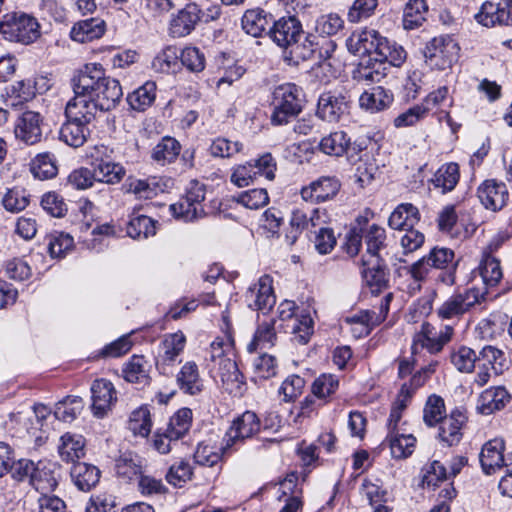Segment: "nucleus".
Here are the masks:
<instances>
[{
  "label": "nucleus",
  "mask_w": 512,
  "mask_h": 512,
  "mask_svg": "<svg viewBox=\"0 0 512 512\" xmlns=\"http://www.w3.org/2000/svg\"><path fill=\"white\" fill-rule=\"evenodd\" d=\"M88 124L78 123V121H73L72 119H67V121L62 125L60 129V140L71 147H80L82 146L88 134Z\"/></svg>",
  "instance_id": "8fccbe9b"
},
{
  "label": "nucleus",
  "mask_w": 512,
  "mask_h": 512,
  "mask_svg": "<svg viewBox=\"0 0 512 512\" xmlns=\"http://www.w3.org/2000/svg\"><path fill=\"white\" fill-rule=\"evenodd\" d=\"M483 294L477 288H468L449 296L437 309L441 319L459 318L479 304Z\"/></svg>",
  "instance_id": "9d476101"
},
{
  "label": "nucleus",
  "mask_w": 512,
  "mask_h": 512,
  "mask_svg": "<svg viewBox=\"0 0 512 512\" xmlns=\"http://www.w3.org/2000/svg\"><path fill=\"white\" fill-rule=\"evenodd\" d=\"M406 58L407 53L401 45L392 46L387 57L371 55L362 58L353 72V78L365 84L378 83L387 76L390 67H400Z\"/></svg>",
  "instance_id": "f03ea898"
},
{
  "label": "nucleus",
  "mask_w": 512,
  "mask_h": 512,
  "mask_svg": "<svg viewBox=\"0 0 512 512\" xmlns=\"http://www.w3.org/2000/svg\"><path fill=\"white\" fill-rule=\"evenodd\" d=\"M437 361L430 362L427 366L412 375L409 383H404L397 395V398L391 408L388 419V427L390 431H395L398 422L401 419L402 412L407 407L408 402L412 398L415 391L422 387L427 379L436 371Z\"/></svg>",
  "instance_id": "0eeeda50"
},
{
  "label": "nucleus",
  "mask_w": 512,
  "mask_h": 512,
  "mask_svg": "<svg viewBox=\"0 0 512 512\" xmlns=\"http://www.w3.org/2000/svg\"><path fill=\"white\" fill-rule=\"evenodd\" d=\"M80 93L88 92L101 111L114 109L122 99L123 91L118 80L105 75L99 63H88L76 72Z\"/></svg>",
  "instance_id": "f257e3e1"
},
{
  "label": "nucleus",
  "mask_w": 512,
  "mask_h": 512,
  "mask_svg": "<svg viewBox=\"0 0 512 512\" xmlns=\"http://www.w3.org/2000/svg\"><path fill=\"white\" fill-rule=\"evenodd\" d=\"M420 220V213L417 207L411 203L399 204L391 213L388 224L395 230H406L414 227Z\"/></svg>",
  "instance_id": "4c0bfd02"
},
{
  "label": "nucleus",
  "mask_w": 512,
  "mask_h": 512,
  "mask_svg": "<svg viewBox=\"0 0 512 512\" xmlns=\"http://www.w3.org/2000/svg\"><path fill=\"white\" fill-rule=\"evenodd\" d=\"M344 26L343 19L336 13L321 15L316 20L315 30L320 35L332 36L337 34Z\"/></svg>",
  "instance_id": "774afa93"
},
{
  "label": "nucleus",
  "mask_w": 512,
  "mask_h": 512,
  "mask_svg": "<svg viewBox=\"0 0 512 512\" xmlns=\"http://www.w3.org/2000/svg\"><path fill=\"white\" fill-rule=\"evenodd\" d=\"M272 22H274L272 14L261 8L247 10L241 19L242 29L253 37L268 34L267 29L270 28Z\"/></svg>",
  "instance_id": "bb28decb"
},
{
  "label": "nucleus",
  "mask_w": 512,
  "mask_h": 512,
  "mask_svg": "<svg viewBox=\"0 0 512 512\" xmlns=\"http://www.w3.org/2000/svg\"><path fill=\"white\" fill-rule=\"evenodd\" d=\"M56 471L57 465L55 463L48 461L37 462L30 484L41 493V496L49 494L57 487L58 478Z\"/></svg>",
  "instance_id": "393cba45"
},
{
  "label": "nucleus",
  "mask_w": 512,
  "mask_h": 512,
  "mask_svg": "<svg viewBox=\"0 0 512 512\" xmlns=\"http://www.w3.org/2000/svg\"><path fill=\"white\" fill-rule=\"evenodd\" d=\"M220 450L225 453L222 447L218 448L208 442H201L195 450L194 461L201 466L212 467L221 459Z\"/></svg>",
  "instance_id": "0e129e2a"
},
{
  "label": "nucleus",
  "mask_w": 512,
  "mask_h": 512,
  "mask_svg": "<svg viewBox=\"0 0 512 512\" xmlns=\"http://www.w3.org/2000/svg\"><path fill=\"white\" fill-rule=\"evenodd\" d=\"M218 366V373L224 389L231 394L240 393L244 381L234 357L223 358Z\"/></svg>",
  "instance_id": "2f4dec72"
},
{
  "label": "nucleus",
  "mask_w": 512,
  "mask_h": 512,
  "mask_svg": "<svg viewBox=\"0 0 512 512\" xmlns=\"http://www.w3.org/2000/svg\"><path fill=\"white\" fill-rule=\"evenodd\" d=\"M44 117L34 110L21 112L14 125L16 139L26 145H34L42 140Z\"/></svg>",
  "instance_id": "f8f14e48"
},
{
  "label": "nucleus",
  "mask_w": 512,
  "mask_h": 512,
  "mask_svg": "<svg viewBox=\"0 0 512 512\" xmlns=\"http://www.w3.org/2000/svg\"><path fill=\"white\" fill-rule=\"evenodd\" d=\"M346 46L348 51L355 55L387 57L388 50L399 44L382 37L376 30L363 29L354 31L347 38Z\"/></svg>",
  "instance_id": "423d86ee"
},
{
  "label": "nucleus",
  "mask_w": 512,
  "mask_h": 512,
  "mask_svg": "<svg viewBox=\"0 0 512 512\" xmlns=\"http://www.w3.org/2000/svg\"><path fill=\"white\" fill-rule=\"evenodd\" d=\"M236 201L248 209L257 210L269 203V196L266 189L257 188L241 192Z\"/></svg>",
  "instance_id": "338daca9"
},
{
  "label": "nucleus",
  "mask_w": 512,
  "mask_h": 512,
  "mask_svg": "<svg viewBox=\"0 0 512 512\" xmlns=\"http://www.w3.org/2000/svg\"><path fill=\"white\" fill-rule=\"evenodd\" d=\"M341 183L335 176H321L309 185L304 186L301 197L306 202L321 203L334 198L339 192Z\"/></svg>",
  "instance_id": "a211bd4d"
},
{
  "label": "nucleus",
  "mask_w": 512,
  "mask_h": 512,
  "mask_svg": "<svg viewBox=\"0 0 512 512\" xmlns=\"http://www.w3.org/2000/svg\"><path fill=\"white\" fill-rule=\"evenodd\" d=\"M60 458L65 462L77 463L85 455V439L81 435L65 433L58 446Z\"/></svg>",
  "instance_id": "ea45409f"
},
{
  "label": "nucleus",
  "mask_w": 512,
  "mask_h": 512,
  "mask_svg": "<svg viewBox=\"0 0 512 512\" xmlns=\"http://www.w3.org/2000/svg\"><path fill=\"white\" fill-rule=\"evenodd\" d=\"M297 481L296 473H290L280 483L282 495L288 496V498L285 499V506L279 512H298L302 508L301 492L298 490Z\"/></svg>",
  "instance_id": "c03bdc74"
},
{
  "label": "nucleus",
  "mask_w": 512,
  "mask_h": 512,
  "mask_svg": "<svg viewBox=\"0 0 512 512\" xmlns=\"http://www.w3.org/2000/svg\"><path fill=\"white\" fill-rule=\"evenodd\" d=\"M91 394L93 415L103 418L117 400L115 387L106 379H97L91 386Z\"/></svg>",
  "instance_id": "6ab92c4d"
},
{
  "label": "nucleus",
  "mask_w": 512,
  "mask_h": 512,
  "mask_svg": "<svg viewBox=\"0 0 512 512\" xmlns=\"http://www.w3.org/2000/svg\"><path fill=\"white\" fill-rule=\"evenodd\" d=\"M363 238L366 244V259H383L382 251L385 249L386 232L385 229L377 224L367 225L363 228Z\"/></svg>",
  "instance_id": "f704fd0d"
},
{
  "label": "nucleus",
  "mask_w": 512,
  "mask_h": 512,
  "mask_svg": "<svg viewBox=\"0 0 512 512\" xmlns=\"http://www.w3.org/2000/svg\"><path fill=\"white\" fill-rule=\"evenodd\" d=\"M96 181L106 184L120 183L126 170L120 163L106 161L104 163H91Z\"/></svg>",
  "instance_id": "de8ad7c7"
},
{
  "label": "nucleus",
  "mask_w": 512,
  "mask_h": 512,
  "mask_svg": "<svg viewBox=\"0 0 512 512\" xmlns=\"http://www.w3.org/2000/svg\"><path fill=\"white\" fill-rule=\"evenodd\" d=\"M170 186V179L157 176H151L146 179L130 177L127 180V191L143 199H151L159 193L165 192Z\"/></svg>",
  "instance_id": "4be33fe9"
},
{
  "label": "nucleus",
  "mask_w": 512,
  "mask_h": 512,
  "mask_svg": "<svg viewBox=\"0 0 512 512\" xmlns=\"http://www.w3.org/2000/svg\"><path fill=\"white\" fill-rule=\"evenodd\" d=\"M349 100L341 91H328L320 95L316 115L327 122L336 123L348 114Z\"/></svg>",
  "instance_id": "4468645a"
},
{
  "label": "nucleus",
  "mask_w": 512,
  "mask_h": 512,
  "mask_svg": "<svg viewBox=\"0 0 512 512\" xmlns=\"http://www.w3.org/2000/svg\"><path fill=\"white\" fill-rule=\"evenodd\" d=\"M172 214L185 222H191L204 217L205 211L203 206H194L185 197L170 206Z\"/></svg>",
  "instance_id": "052dcab7"
},
{
  "label": "nucleus",
  "mask_w": 512,
  "mask_h": 512,
  "mask_svg": "<svg viewBox=\"0 0 512 512\" xmlns=\"http://www.w3.org/2000/svg\"><path fill=\"white\" fill-rule=\"evenodd\" d=\"M70 474L74 484L81 491H89L100 479V470L85 462L74 463Z\"/></svg>",
  "instance_id": "e433bc0d"
},
{
  "label": "nucleus",
  "mask_w": 512,
  "mask_h": 512,
  "mask_svg": "<svg viewBox=\"0 0 512 512\" xmlns=\"http://www.w3.org/2000/svg\"><path fill=\"white\" fill-rule=\"evenodd\" d=\"M459 50L457 42L452 37L441 35L427 43L424 55L429 66L445 70L457 61Z\"/></svg>",
  "instance_id": "6e6552de"
},
{
  "label": "nucleus",
  "mask_w": 512,
  "mask_h": 512,
  "mask_svg": "<svg viewBox=\"0 0 512 512\" xmlns=\"http://www.w3.org/2000/svg\"><path fill=\"white\" fill-rule=\"evenodd\" d=\"M105 22L100 18H90L78 21L71 29V38L79 43L99 39L105 32Z\"/></svg>",
  "instance_id": "72a5a7b5"
},
{
  "label": "nucleus",
  "mask_w": 512,
  "mask_h": 512,
  "mask_svg": "<svg viewBox=\"0 0 512 512\" xmlns=\"http://www.w3.org/2000/svg\"><path fill=\"white\" fill-rule=\"evenodd\" d=\"M273 125H285L297 117L303 109V91L294 83H284L275 87L272 96Z\"/></svg>",
  "instance_id": "7ed1b4c3"
},
{
  "label": "nucleus",
  "mask_w": 512,
  "mask_h": 512,
  "mask_svg": "<svg viewBox=\"0 0 512 512\" xmlns=\"http://www.w3.org/2000/svg\"><path fill=\"white\" fill-rule=\"evenodd\" d=\"M272 284L273 280L269 275L261 276L245 293L247 306L256 311H269L276 302Z\"/></svg>",
  "instance_id": "f3484780"
},
{
  "label": "nucleus",
  "mask_w": 512,
  "mask_h": 512,
  "mask_svg": "<svg viewBox=\"0 0 512 512\" xmlns=\"http://www.w3.org/2000/svg\"><path fill=\"white\" fill-rule=\"evenodd\" d=\"M460 172L457 163L450 162L443 164L435 172L432 182L436 188L443 193L452 191L459 182Z\"/></svg>",
  "instance_id": "49530a36"
},
{
  "label": "nucleus",
  "mask_w": 512,
  "mask_h": 512,
  "mask_svg": "<svg viewBox=\"0 0 512 512\" xmlns=\"http://www.w3.org/2000/svg\"><path fill=\"white\" fill-rule=\"evenodd\" d=\"M452 334L453 328L451 326H445L437 330L430 323L424 322L421 329L413 337L412 354L416 355L420 349H426L431 354L438 353L450 341Z\"/></svg>",
  "instance_id": "9b49d317"
},
{
  "label": "nucleus",
  "mask_w": 512,
  "mask_h": 512,
  "mask_svg": "<svg viewBox=\"0 0 512 512\" xmlns=\"http://www.w3.org/2000/svg\"><path fill=\"white\" fill-rule=\"evenodd\" d=\"M83 409V401L77 396H68L57 403L54 415L64 422H72Z\"/></svg>",
  "instance_id": "bf43d9fd"
},
{
  "label": "nucleus",
  "mask_w": 512,
  "mask_h": 512,
  "mask_svg": "<svg viewBox=\"0 0 512 512\" xmlns=\"http://www.w3.org/2000/svg\"><path fill=\"white\" fill-rule=\"evenodd\" d=\"M72 86L75 96L66 104V118L78 121V123L89 124L95 118L98 110L97 104L88 92L80 93V89L77 88L76 73L72 78Z\"/></svg>",
  "instance_id": "ddd939ff"
},
{
  "label": "nucleus",
  "mask_w": 512,
  "mask_h": 512,
  "mask_svg": "<svg viewBox=\"0 0 512 512\" xmlns=\"http://www.w3.org/2000/svg\"><path fill=\"white\" fill-rule=\"evenodd\" d=\"M451 362L463 373H471L478 363L477 354L469 347L462 346L451 354Z\"/></svg>",
  "instance_id": "69168bd1"
},
{
  "label": "nucleus",
  "mask_w": 512,
  "mask_h": 512,
  "mask_svg": "<svg viewBox=\"0 0 512 512\" xmlns=\"http://www.w3.org/2000/svg\"><path fill=\"white\" fill-rule=\"evenodd\" d=\"M156 97V85L154 82H146L144 85L127 96L130 107L136 111H144L152 105Z\"/></svg>",
  "instance_id": "3c124183"
},
{
  "label": "nucleus",
  "mask_w": 512,
  "mask_h": 512,
  "mask_svg": "<svg viewBox=\"0 0 512 512\" xmlns=\"http://www.w3.org/2000/svg\"><path fill=\"white\" fill-rule=\"evenodd\" d=\"M428 5L426 0H408L403 11V27L406 30L416 29L426 21Z\"/></svg>",
  "instance_id": "37998d69"
},
{
  "label": "nucleus",
  "mask_w": 512,
  "mask_h": 512,
  "mask_svg": "<svg viewBox=\"0 0 512 512\" xmlns=\"http://www.w3.org/2000/svg\"><path fill=\"white\" fill-rule=\"evenodd\" d=\"M382 261L383 259L368 260L365 256L362 257V278L373 294L381 292L388 285V278L384 266L381 264Z\"/></svg>",
  "instance_id": "b1692460"
},
{
  "label": "nucleus",
  "mask_w": 512,
  "mask_h": 512,
  "mask_svg": "<svg viewBox=\"0 0 512 512\" xmlns=\"http://www.w3.org/2000/svg\"><path fill=\"white\" fill-rule=\"evenodd\" d=\"M466 421L465 415L456 410L445 416L439 423V439L448 446L456 445L462 438V426Z\"/></svg>",
  "instance_id": "cd10ccee"
},
{
  "label": "nucleus",
  "mask_w": 512,
  "mask_h": 512,
  "mask_svg": "<svg viewBox=\"0 0 512 512\" xmlns=\"http://www.w3.org/2000/svg\"><path fill=\"white\" fill-rule=\"evenodd\" d=\"M278 319L285 333L293 335V340L306 344L313 334V320L308 312H296V304L290 300L282 301L277 308Z\"/></svg>",
  "instance_id": "20e7f679"
},
{
  "label": "nucleus",
  "mask_w": 512,
  "mask_h": 512,
  "mask_svg": "<svg viewBox=\"0 0 512 512\" xmlns=\"http://www.w3.org/2000/svg\"><path fill=\"white\" fill-rule=\"evenodd\" d=\"M474 19L478 24L488 28L495 25L512 26V12L508 10V4L501 0L484 2L474 15Z\"/></svg>",
  "instance_id": "aec40b11"
},
{
  "label": "nucleus",
  "mask_w": 512,
  "mask_h": 512,
  "mask_svg": "<svg viewBox=\"0 0 512 512\" xmlns=\"http://www.w3.org/2000/svg\"><path fill=\"white\" fill-rule=\"evenodd\" d=\"M478 197L486 209L501 210L507 203L508 190L503 182L486 180L478 188Z\"/></svg>",
  "instance_id": "5701e85b"
},
{
  "label": "nucleus",
  "mask_w": 512,
  "mask_h": 512,
  "mask_svg": "<svg viewBox=\"0 0 512 512\" xmlns=\"http://www.w3.org/2000/svg\"><path fill=\"white\" fill-rule=\"evenodd\" d=\"M155 233V222L152 218L145 215L132 218L127 226V234L133 239L148 238L155 235Z\"/></svg>",
  "instance_id": "680f3d73"
},
{
  "label": "nucleus",
  "mask_w": 512,
  "mask_h": 512,
  "mask_svg": "<svg viewBox=\"0 0 512 512\" xmlns=\"http://www.w3.org/2000/svg\"><path fill=\"white\" fill-rule=\"evenodd\" d=\"M358 162L355 169V181L361 188L370 184L378 171V167L371 155L368 153H359Z\"/></svg>",
  "instance_id": "6e6d98bb"
},
{
  "label": "nucleus",
  "mask_w": 512,
  "mask_h": 512,
  "mask_svg": "<svg viewBox=\"0 0 512 512\" xmlns=\"http://www.w3.org/2000/svg\"><path fill=\"white\" fill-rule=\"evenodd\" d=\"M319 149L326 155L341 157L347 155L350 162L355 163V156L362 153V148L357 143H351V138L346 132L334 131L323 137L319 143Z\"/></svg>",
  "instance_id": "2eb2a0df"
},
{
  "label": "nucleus",
  "mask_w": 512,
  "mask_h": 512,
  "mask_svg": "<svg viewBox=\"0 0 512 512\" xmlns=\"http://www.w3.org/2000/svg\"><path fill=\"white\" fill-rule=\"evenodd\" d=\"M432 268L449 269V271L441 277V281L447 285L455 283V254L452 249L446 247H434L425 256Z\"/></svg>",
  "instance_id": "a878e982"
},
{
  "label": "nucleus",
  "mask_w": 512,
  "mask_h": 512,
  "mask_svg": "<svg viewBox=\"0 0 512 512\" xmlns=\"http://www.w3.org/2000/svg\"><path fill=\"white\" fill-rule=\"evenodd\" d=\"M151 365L142 355H133L125 364L122 373L126 381L147 385L150 382Z\"/></svg>",
  "instance_id": "c9c22d12"
},
{
  "label": "nucleus",
  "mask_w": 512,
  "mask_h": 512,
  "mask_svg": "<svg viewBox=\"0 0 512 512\" xmlns=\"http://www.w3.org/2000/svg\"><path fill=\"white\" fill-rule=\"evenodd\" d=\"M152 428L150 411L146 406L139 407L132 411L128 429L136 436L147 437Z\"/></svg>",
  "instance_id": "4d7b16f0"
},
{
  "label": "nucleus",
  "mask_w": 512,
  "mask_h": 512,
  "mask_svg": "<svg viewBox=\"0 0 512 512\" xmlns=\"http://www.w3.org/2000/svg\"><path fill=\"white\" fill-rule=\"evenodd\" d=\"M30 171L35 178L40 180L54 178L58 173L55 156L49 152L36 155L30 163Z\"/></svg>",
  "instance_id": "a18cd8bd"
},
{
  "label": "nucleus",
  "mask_w": 512,
  "mask_h": 512,
  "mask_svg": "<svg viewBox=\"0 0 512 512\" xmlns=\"http://www.w3.org/2000/svg\"><path fill=\"white\" fill-rule=\"evenodd\" d=\"M479 271L483 282L491 287L496 286L503 276L500 261L489 252L483 253Z\"/></svg>",
  "instance_id": "603ef678"
},
{
  "label": "nucleus",
  "mask_w": 512,
  "mask_h": 512,
  "mask_svg": "<svg viewBox=\"0 0 512 512\" xmlns=\"http://www.w3.org/2000/svg\"><path fill=\"white\" fill-rule=\"evenodd\" d=\"M192 423V411L189 408L178 410L169 421L166 431L170 434V438L179 440L190 429Z\"/></svg>",
  "instance_id": "5fc2aeb1"
},
{
  "label": "nucleus",
  "mask_w": 512,
  "mask_h": 512,
  "mask_svg": "<svg viewBox=\"0 0 512 512\" xmlns=\"http://www.w3.org/2000/svg\"><path fill=\"white\" fill-rule=\"evenodd\" d=\"M36 96L34 83L31 80H21L13 83L9 89L12 106H18L31 101Z\"/></svg>",
  "instance_id": "e2e57ef3"
},
{
  "label": "nucleus",
  "mask_w": 512,
  "mask_h": 512,
  "mask_svg": "<svg viewBox=\"0 0 512 512\" xmlns=\"http://www.w3.org/2000/svg\"><path fill=\"white\" fill-rule=\"evenodd\" d=\"M152 68L159 73H170L179 67L178 49L174 46H167L162 49L153 59Z\"/></svg>",
  "instance_id": "864d4df0"
},
{
  "label": "nucleus",
  "mask_w": 512,
  "mask_h": 512,
  "mask_svg": "<svg viewBox=\"0 0 512 512\" xmlns=\"http://www.w3.org/2000/svg\"><path fill=\"white\" fill-rule=\"evenodd\" d=\"M268 30L269 37L281 48H289L304 37L301 22L295 16L282 17L272 22Z\"/></svg>",
  "instance_id": "dca6fc26"
},
{
  "label": "nucleus",
  "mask_w": 512,
  "mask_h": 512,
  "mask_svg": "<svg viewBox=\"0 0 512 512\" xmlns=\"http://www.w3.org/2000/svg\"><path fill=\"white\" fill-rule=\"evenodd\" d=\"M391 455L396 459L410 456L415 448L416 438L412 434H400L398 431H390L387 436Z\"/></svg>",
  "instance_id": "09e8293b"
},
{
  "label": "nucleus",
  "mask_w": 512,
  "mask_h": 512,
  "mask_svg": "<svg viewBox=\"0 0 512 512\" xmlns=\"http://www.w3.org/2000/svg\"><path fill=\"white\" fill-rule=\"evenodd\" d=\"M392 298V293H387L381 300L378 312L375 310L360 311L350 318L349 321L362 324V332L368 334L373 326L380 324L386 318Z\"/></svg>",
  "instance_id": "58836bf2"
},
{
  "label": "nucleus",
  "mask_w": 512,
  "mask_h": 512,
  "mask_svg": "<svg viewBox=\"0 0 512 512\" xmlns=\"http://www.w3.org/2000/svg\"><path fill=\"white\" fill-rule=\"evenodd\" d=\"M179 142L171 137H164L154 148L152 158L164 165L174 161L180 153Z\"/></svg>",
  "instance_id": "13d9d810"
},
{
  "label": "nucleus",
  "mask_w": 512,
  "mask_h": 512,
  "mask_svg": "<svg viewBox=\"0 0 512 512\" xmlns=\"http://www.w3.org/2000/svg\"><path fill=\"white\" fill-rule=\"evenodd\" d=\"M0 33L9 41L30 44L40 36L36 18L24 13H9L0 20Z\"/></svg>",
  "instance_id": "39448f33"
},
{
  "label": "nucleus",
  "mask_w": 512,
  "mask_h": 512,
  "mask_svg": "<svg viewBox=\"0 0 512 512\" xmlns=\"http://www.w3.org/2000/svg\"><path fill=\"white\" fill-rule=\"evenodd\" d=\"M179 389L188 395H197L203 390L198 365L194 361L186 362L176 376Z\"/></svg>",
  "instance_id": "473e14b6"
},
{
  "label": "nucleus",
  "mask_w": 512,
  "mask_h": 512,
  "mask_svg": "<svg viewBox=\"0 0 512 512\" xmlns=\"http://www.w3.org/2000/svg\"><path fill=\"white\" fill-rule=\"evenodd\" d=\"M275 322V319H271L258 324L253 339L247 346L250 353L269 349L275 345L277 340Z\"/></svg>",
  "instance_id": "a19ab883"
},
{
  "label": "nucleus",
  "mask_w": 512,
  "mask_h": 512,
  "mask_svg": "<svg viewBox=\"0 0 512 512\" xmlns=\"http://www.w3.org/2000/svg\"><path fill=\"white\" fill-rule=\"evenodd\" d=\"M185 344L186 337L181 331L165 335L161 342V365H172L183 352Z\"/></svg>",
  "instance_id": "79ce46f5"
},
{
  "label": "nucleus",
  "mask_w": 512,
  "mask_h": 512,
  "mask_svg": "<svg viewBox=\"0 0 512 512\" xmlns=\"http://www.w3.org/2000/svg\"><path fill=\"white\" fill-rule=\"evenodd\" d=\"M202 16V11L195 3L187 4L172 17L169 23V33L172 37L180 38L189 35L196 27Z\"/></svg>",
  "instance_id": "412c9836"
},
{
  "label": "nucleus",
  "mask_w": 512,
  "mask_h": 512,
  "mask_svg": "<svg viewBox=\"0 0 512 512\" xmlns=\"http://www.w3.org/2000/svg\"><path fill=\"white\" fill-rule=\"evenodd\" d=\"M261 423L252 411H245L233 420L223 439L224 452L235 449L243 444L246 439L252 438L260 431Z\"/></svg>",
  "instance_id": "1a4fd4ad"
},
{
  "label": "nucleus",
  "mask_w": 512,
  "mask_h": 512,
  "mask_svg": "<svg viewBox=\"0 0 512 512\" xmlns=\"http://www.w3.org/2000/svg\"><path fill=\"white\" fill-rule=\"evenodd\" d=\"M504 441L492 439L484 444L480 453V463L483 471L490 475L500 469L504 462Z\"/></svg>",
  "instance_id": "c85d7f7f"
},
{
  "label": "nucleus",
  "mask_w": 512,
  "mask_h": 512,
  "mask_svg": "<svg viewBox=\"0 0 512 512\" xmlns=\"http://www.w3.org/2000/svg\"><path fill=\"white\" fill-rule=\"evenodd\" d=\"M393 102V94L382 86H375L364 91L359 98L362 109L377 113L387 109Z\"/></svg>",
  "instance_id": "c756f323"
},
{
  "label": "nucleus",
  "mask_w": 512,
  "mask_h": 512,
  "mask_svg": "<svg viewBox=\"0 0 512 512\" xmlns=\"http://www.w3.org/2000/svg\"><path fill=\"white\" fill-rule=\"evenodd\" d=\"M509 401L510 395L504 387H491L480 394L477 409L480 413L489 415L503 409Z\"/></svg>",
  "instance_id": "7c9ffc66"
}]
</instances>
